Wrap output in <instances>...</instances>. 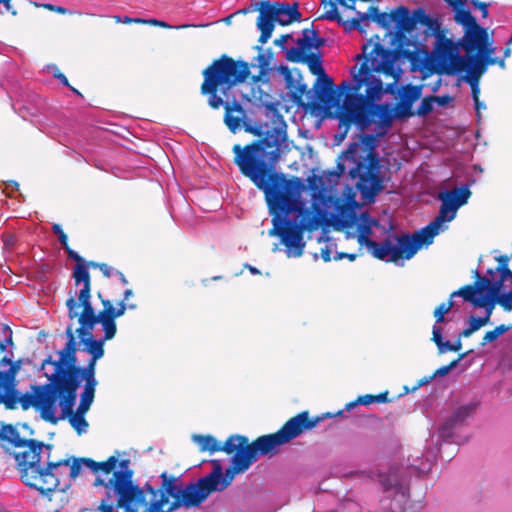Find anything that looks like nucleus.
I'll return each instance as SVG.
<instances>
[{
  "label": "nucleus",
  "mask_w": 512,
  "mask_h": 512,
  "mask_svg": "<svg viewBox=\"0 0 512 512\" xmlns=\"http://www.w3.org/2000/svg\"><path fill=\"white\" fill-rule=\"evenodd\" d=\"M271 111L272 125L258 123V188L265 192L273 215L270 235L279 236L281 243L286 246L287 256L296 258L303 254L305 247L303 232L318 226V215L323 211L317 208L316 214H312L306 207L301 198L305 185L300 178L289 180L275 171L282 148L285 147L286 124L275 107Z\"/></svg>",
  "instance_id": "f257e3e1"
},
{
  "label": "nucleus",
  "mask_w": 512,
  "mask_h": 512,
  "mask_svg": "<svg viewBox=\"0 0 512 512\" xmlns=\"http://www.w3.org/2000/svg\"><path fill=\"white\" fill-rule=\"evenodd\" d=\"M202 95H206L208 106L225 110L223 122L232 134L242 128L245 132L256 135V122L248 117L243 102H250L254 97L256 75H253L248 62L235 60L223 54L206 67L203 72Z\"/></svg>",
  "instance_id": "f03ea898"
},
{
  "label": "nucleus",
  "mask_w": 512,
  "mask_h": 512,
  "mask_svg": "<svg viewBox=\"0 0 512 512\" xmlns=\"http://www.w3.org/2000/svg\"><path fill=\"white\" fill-rule=\"evenodd\" d=\"M371 19L382 28L388 29L395 22V39L398 45L393 50L385 49L383 45L376 43L372 48V63L375 69L384 68L391 72L393 62L406 59L411 64L412 71L431 70L432 63L428 54L421 49V43L410 40L406 33H411L417 25L425 27L427 32L437 34L440 24L436 18L428 15L424 8L418 7L410 12L406 6H399L391 13L379 12L375 6L368 8Z\"/></svg>",
  "instance_id": "7ed1b4c3"
},
{
  "label": "nucleus",
  "mask_w": 512,
  "mask_h": 512,
  "mask_svg": "<svg viewBox=\"0 0 512 512\" xmlns=\"http://www.w3.org/2000/svg\"><path fill=\"white\" fill-rule=\"evenodd\" d=\"M213 465L211 473L185 486L179 476L168 474L166 471L160 474L161 484L158 488L146 482L145 489L150 496L151 512H174L181 507H198L211 493L225 490L232 476H223L218 461L214 460Z\"/></svg>",
  "instance_id": "20e7f679"
},
{
  "label": "nucleus",
  "mask_w": 512,
  "mask_h": 512,
  "mask_svg": "<svg viewBox=\"0 0 512 512\" xmlns=\"http://www.w3.org/2000/svg\"><path fill=\"white\" fill-rule=\"evenodd\" d=\"M385 131L375 134L364 133L357 142H352L342 152L337 162L336 175L339 177L346 172L352 180H356V188L362 198L369 203L376 200L384 188V177L381 175V163L377 152L378 137Z\"/></svg>",
  "instance_id": "39448f33"
},
{
  "label": "nucleus",
  "mask_w": 512,
  "mask_h": 512,
  "mask_svg": "<svg viewBox=\"0 0 512 512\" xmlns=\"http://www.w3.org/2000/svg\"><path fill=\"white\" fill-rule=\"evenodd\" d=\"M95 487L103 486L105 497L100 501L97 512H151L148 492L145 484L139 486L133 482L132 470H120L113 474L109 480L95 478Z\"/></svg>",
  "instance_id": "423d86ee"
},
{
  "label": "nucleus",
  "mask_w": 512,
  "mask_h": 512,
  "mask_svg": "<svg viewBox=\"0 0 512 512\" xmlns=\"http://www.w3.org/2000/svg\"><path fill=\"white\" fill-rule=\"evenodd\" d=\"M51 451L52 449L42 448L35 452L33 448L31 461L26 468H21V480L41 494H49L57 489L64 491V488H60L61 482L77 478L71 476V469L72 463L78 457L52 459Z\"/></svg>",
  "instance_id": "0eeeda50"
},
{
  "label": "nucleus",
  "mask_w": 512,
  "mask_h": 512,
  "mask_svg": "<svg viewBox=\"0 0 512 512\" xmlns=\"http://www.w3.org/2000/svg\"><path fill=\"white\" fill-rule=\"evenodd\" d=\"M25 397L26 411L33 409L40 418L52 425L67 416L71 406H75L77 389L80 386H29Z\"/></svg>",
  "instance_id": "6e6552de"
},
{
  "label": "nucleus",
  "mask_w": 512,
  "mask_h": 512,
  "mask_svg": "<svg viewBox=\"0 0 512 512\" xmlns=\"http://www.w3.org/2000/svg\"><path fill=\"white\" fill-rule=\"evenodd\" d=\"M192 440L198 444L202 452L209 451L213 453L223 451L227 454H234L231 467L227 470V476L230 471L232 476L244 472L256 457V440L249 443L248 438L245 436L231 435L223 445L212 435H193Z\"/></svg>",
  "instance_id": "1a4fd4ad"
},
{
  "label": "nucleus",
  "mask_w": 512,
  "mask_h": 512,
  "mask_svg": "<svg viewBox=\"0 0 512 512\" xmlns=\"http://www.w3.org/2000/svg\"><path fill=\"white\" fill-rule=\"evenodd\" d=\"M335 90L339 93V99L345 95L344 105L337 108L339 130H342L340 137L343 139L352 123L363 130L370 125L374 114L368 104L369 99L366 95L356 93L357 90L350 82L343 81L338 87L335 86Z\"/></svg>",
  "instance_id": "9d476101"
},
{
  "label": "nucleus",
  "mask_w": 512,
  "mask_h": 512,
  "mask_svg": "<svg viewBox=\"0 0 512 512\" xmlns=\"http://www.w3.org/2000/svg\"><path fill=\"white\" fill-rule=\"evenodd\" d=\"M342 414L343 410H339L334 414L328 412L321 416L310 418L308 411H302L286 421L277 432L259 436L258 454H275L277 453L279 446L288 443L292 439L301 435L304 431L315 428L322 420L332 418L334 416H340Z\"/></svg>",
  "instance_id": "9b49d317"
},
{
  "label": "nucleus",
  "mask_w": 512,
  "mask_h": 512,
  "mask_svg": "<svg viewBox=\"0 0 512 512\" xmlns=\"http://www.w3.org/2000/svg\"><path fill=\"white\" fill-rule=\"evenodd\" d=\"M461 47L460 41H453L450 38H446L443 35H438L436 40V46L434 50V58L431 59L428 55L432 69H425L422 72L424 75L432 74L437 71L440 74L446 75H459L465 69L467 57L459 54V48ZM421 49L429 54L421 44Z\"/></svg>",
  "instance_id": "f8f14e48"
},
{
  "label": "nucleus",
  "mask_w": 512,
  "mask_h": 512,
  "mask_svg": "<svg viewBox=\"0 0 512 512\" xmlns=\"http://www.w3.org/2000/svg\"><path fill=\"white\" fill-rule=\"evenodd\" d=\"M76 330H73V324L67 325L65 336L67 342L65 346L58 351V360H53L49 355L43 360L40 371L48 380L47 384H63L70 367L77 364V342L75 339Z\"/></svg>",
  "instance_id": "ddd939ff"
},
{
  "label": "nucleus",
  "mask_w": 512,
  "mask_h": 512,
  "mask_svg": "<svg viewBox=\"0 0 512 512\" xmlns=\"http://www.w3.org/2000/svg\"><path fill=\"white\" fill-rule=\"evenodd\" d=\"M371 234L358 233V242L365 245L370 253L382 261L396 262L398 259H410L411 242L408 234H389L382 242L370 239Z\"/></svg>",
  "instance_id": "4468645a"
},
{
  "label": "nucleus",
  "mask_w": 512,
  "mask_h": 512,
  "mask_svg": "<svg viewBox=\"0 0 512 512\" xmlns=\"http://www.w3.org/2000/svg\"><path fill=\"white\" fill-rule=\"evenodd\" d=\"M293 63H304L309 67L310 72L316 75V81L313 85L315 98L325 101L328 106H336L339 103V93H336L333 79L325 72L322 65V56L318 51L309 54H303L302 59H287Z\"/></svg>",
  "instance_id": "2eb2a0df"
},
{
  "label": "nucleus",
  "mask_w": 512,
  "mask_h": 512,
  "mask_svg": "<svg viewBox=\"0 0 512 512\" xmlns=\"http://www.w3.org/2000/svg\"><path fill=\"white\" fill-rule=\"evenodd\" d=\"M396 62L392 64L391 72L384 68L375 69L372 63V51L369 54V57L365 59L359 68L358 72L355 73L356 66L351 70V74L353 76V88L355 90H359L363 85L366 86V97L370 102H374L380 99L381 95L384 93L383 83L382 81L375 77L372 72H382L385 75L393 76L396 80H399L401 69L396 67Z\"/></svg>",
  "instance_id": "dca6fc26"
},
{
  "label": "nucleus",
  "mask_w": 512,
  "mask_h": 512,
  "mask_svg": "<svg viewBox=\"0 0 512 512\" xmlns=\"http://www.w3.org/2000/svg\"><path fill=\"white\" fill-rule=\"evenodd\" d=\"M0 445L6 451H9L10 448H25L22 452L13 453L20 473L21 468H26L28 462L31 461L33 448H35V452L42 448L47 450L54 448L52 444H45L36 439L22 438L16 426L5 423L0 427Z\"/></svg>",
  "instance_id": "f3484780"
},
{
  "label": "nucleus",
  "mask_w": 512,
  "mask_h": 512,
  "mask_svg": "<svg viewBox=\"0 0 512 512\" xmlns=\"http://www.w3.org/2000/svg\"><path fill=\"white\" fill-rule=\"evenodd\" d=\"M105 339H86V343H84L83 351L90 354L91 359L85 367H80L77 364H73L70 367L68 374L63 382V384H81L85 382V384H97L95 380V365L98 359L102 358L104 355V343Z\"/></svg>",
  "instance_id": "a211bd4d"
},
{
  "label": "nucleus",
  "mask_w": 512,
  "mask_h": 512,
  "mask_svg": "<svg viewBox=\"0 0 512 512\" xmlns=\"http://www.w3.org/2000/svg\"><path fill=\"white\" fill-rule=\"evenodd\" d=\"M456 215L457 211L441 202L439 213L433 221L414 234H408V239L411 242L410 254L414 256L423 245L432 244L434 237L447 229L445 223L454 220Z\"/></svg>",
  "instance_id": "6ab92c4d"
},
{
  "label": "nucleus",
  "mask_w": 512,
  "mask_h": 512,
  "mask_svg": "<svg viewBox=\"0 0 512 512\" xmlns=\"http://www.w3.org/2000/svg\"><path fill=\"white\" fill-rule=\"evenodd\" d=\"M128 460L119 461L118 457L112 455L105 461H95L88 457H79L72 463L71 476L78 477L84 468L90 470L96 478H103L120 470L128 469Z\"/></svg>",
  "instance_id": "aec40b11"
},
{
  "label": "nucleus",
  "mask_w": 512,
  "mask_h": 512,
  "mask_svg": "<svg viewBox=\"0 0 512 512\" xmlns=\"http://www.w3.org/2000/svg\"><path fill=\"white\" fill-rule=\"evenodd\" d=\"M473 273L474 277L476 278L474 284L462 286L460 289L452 292L451 298H455L456 295L466 293V291L470 292L472 290V295H477L478 297H487L488 299L498 301L503 293L502 289L504 281L500 279L493 281L487 276H482L478 269L474 270Z\"/></svg>",
  "instance_id": "412c9836"
},
{
  "label": "nucleus",
  "mask_w": 512,
  "mask_h": 512,
  "mask_svg": "<svg viewBox=\"0 0 512 512\" xmlns=\"http://www.w3.org/2000/svg\"><path fill=\"white\" fill-rule=\"evenodd\" d=\"M77 298L78 301L72 295L66 300L69 319L78 318V323L82 324L83 327L98 324L99 317L92 306L91 293H78Z\"/></svg>",
  "instance_id": "4be33fe9"
},
{
  "label": "nucleus",
  "mask_w": 512,
  "mask_h": 512,
  "mask_svg": "<svg viewBox=\"0 0 512 512\" xmlns=\"http://www.w3.org/2000/svg\"><path fill=\"white\" fill-rule=\"evenodd\" d=\"M234 163L242 175L256 184V140L246 146L235 144L232 148Z\"/></svg>",
  "instance_id": "5701e85b"
},
{
  "label": "nucleus",
  "mask_w": 512,
  "mask_h": 512,
  "mask_svg": "<svg viewBox=\"0 0 512 512\" xmlns=\"http://www.w3.org/2000/svg\"><path fill=\"white\" fill-rule=\"evenodd\" d=\"M278 5V2L258 1V30L261 32L258 41L262 44L266 43L272 35Z\"/></svg>",
  "instance_id": "b1692460"
},
{
  "label": "nucleus",
  "mask_w": 512,
  "mask_h": 512,
  "mask_svg": "<svg viewBox=\"0 0 512 512\" xmlns=\"http://www.w3.org/2000/svg\"><path fill=\"white\" fill-rule=\"evenodd\" d=\"M278 71L284 77L292 101L301 103L302 96L307 92V85L302 81L301 71L297 68L290 70L285 65H280Z\"/></svg>",
  "instance_id": "393cba45"
},
{
  "label": "nucleus",
  "mask_w": 512,
  "mask_h": 512,
  "mask_svg": "<svg viewBox=\"0 0 512 512\" xmlns=\"http://www.w3.org/2000/svg\"><path fill=\"white\" fill-rule=\"evenodd\" d=\"M488 31L479 24L464 30L463 37L459 40L461 48L465 51V57L473 55L488 41Z\"/></svg>",
  "instance_id": "a878e982"
},
{
  "label": "nucleus",
  "mask_w": 512,
  "mask_h": 512,
  "mask_svg": "<svg viewBox=\"0 0 512 512\" xmlns=\"http://www.w3.org/2000/svg\"><path fill=\"white\" fill-rule=\"evenodd\" d=\"M25 364H31L28 358H19L14 360L12 351H8L0 359V384H16V376Z\"/></svg>",
  "instance_id": "bb28decb"
},
{
  "label": "nucleus",
  "mask_w": 512,
  "mask_h": 512,
  "mask_svg": "<svg viewBox=\"0 0 512 512\" xmlns=\"http://www.w3.org/2000/svg\"><path fill=\"white\" fill-rule=\"evenodd\" d=\"M422 87L411 84L401 87L398 91L399 101L396 105L397 118H408L413 115L411 108L421 97Z\"/></svg>",
  "instance_id": "cd10ccee"
},
{
  "label": "nucleus",
  "mask_w": 512,
  "mask_h": 512,
  "mask_svg": "<svg viewBox=\"0 0 512 512\" xmlns=\"http://www.w3.org/2000/svg\"><path fill=\"white\" fill-rule=\"evenodd\" d=\"M359 208L360 204L356 201L354 195H348L345 205L337 207L336 225L342 229L351 228L358 222L357 209Z\"/></svg>",
  "instance_id": "c85d7f7f"
},
{
  "label": "nucleus",
  "mask_w": 512,
  "mask_h": 512,
  "mask_svg": "<svg viewBox=\"0 0 512 512\" xmlns=\"http://www.w3.org/2000/svg\"><path fill=\"white\" fill-rule=\"evenodd\" d=\"M471 196L470 185L464 184L459 188L440 192L438 199L453 208L455 211L465 205Z\"/></svg>",
  "instance_id": "c756f323"
},
{
  "label": "nucleus",
  "mask_w": 512,
  "mask_h": 512,
  "mask_svg": "<svg viewBox=\"0 0 512 512\" xmlns=\"http://www.w3.org/2000/svg\"><path fill=\"white\" fill-rule=\"evenodd\" d=\"M27 392L22 393L17 389V386H0V405H3L7 410H16L20 407L26 411L25 397Z\"/></svg>",
  "instance_id": "7c9ffc66"
},
{
  "label": "nucleus",
  "mask_w": 512,
  "mask_h": 512,
  "mask_svg": "<svg viewBox=\"0 0 512 512\" xmlns=\"http://www.w3.org/2000/svg\"><path fill=\"white\" fill-rule=\"evenodd\" d=\"M315 36V29L305 28L302 30V37L296 41L297 46L286 50V59H302L305 51L312 50L313 37Z\"/></svg>",
  "instance_id": "2f4dec72"
},
{
  "label": "nucleus",
  "mask_w": 512,
  "mask_h": 512,
  "mask_svg": "<svg viewBox=\"0 0 512 512\" xmlns=\"http://www.w3.org/2000/svg\"><path fill=\"white\" fill-rule=\"evenodd\" d=\"M496 64V57L487 53H474L466 59L464 71H470L478 75L486 73L488 66Z\"/></svg>",
  "instance_id": "473e14b6"
},
{
  "label": "nucleus",
  "mask_w": 512,
  "mask_h": 512,
  "mask_svg": "<svg viewBox=\"0 0 512 512\" xmlns=\"http://www.w3.org/2000/svg\"><path fill=\"white\" fill-rule=\"evenodd\" d=\"M456 297H462L464 301L469 302L474 308H483L485 314L481 317L486 318L487 323H490L493 309L498 301L488 299L487 297H478L477 295H472V290L470 292L466 291V293L456 295Z\"/></svg>",
  "instance_id": "72a5a7b5"
},
{
  "label": "nucleus",
  "mask_w": 512,
  "mask_h": 512,
  "mask_svg": "<svg viewBox=\"0 0 512 512\" xmlns=\"http://www.w3.org/2000/svg\"><path fill=\"white\" fill-rule=\"evenodd\" d=\"M478 403L471 402L466 405L460 406L443 424V430L452 429L462 425L465 419L471 416L477 409Z\"/></svg>",
  "instance_id": "f704fd0d"
},
{
  "label": "nucleus",
  "mask_w": 512,
  "mask_h": 512,
  "mask_svg": "<svg viewBox=\"0 0 512 512\" xmlns=\"http://www.w3.org/2000/svg\"><path fill=\"white\" fill-rule=\"evenodd\" d=\"M277 10L275 22L282 26L289 25L294 21H299L301 18L297 3L293 5L279 3Z\"/></svg>",
  "instance_id": "c9c22d12"
},
{
  "label": "nucleus",
  "mask_w": 512,
  "mask_h": 512,
  "mask_svg": "<svg viewBox=\"0 0 512 512\" xmlns=\"http://www.w3.org/2000/svg\"><path fill=\"white\" fill-rule=\"evenodd\" d=\"M76 262L77 265L75 266L72 274V277L75 281V285L78 286L82 284V288L80 289L79 293L84 292L86 294H89L91 293V280L86 263L82 257L80 261Z\"/></svg>",
  "instance_id": "e433bc0d"
},
{
  "label": "nucleus",
  "mask_w": 512,
  "mask_h": 512,
  "mask_svg": "<svg viewBox=\"0 0 512 512\" xmlns=\"http://www.w3.org/2000/svg\"><path fill=\"white\" fill-rule=\"evenodd\" d=\"M75 406H71L70 410L68 411V415L64 416L63 418H60V421L68 420L70 425L73 427V429L81 435L82 433L86 432L89 424L87 420L85 419L84 412H80L77 410H74Z\"/></svg>",
  "instance_id": "4c0bfd02"
},
{
  "label": "nucleus",
  "mask_w": 512,
  "mask_h": 512,
  "mask_svg": "<svg viewBox=\"0 0 512 512\" xmlns=\"http://www.w3.org/2000/svg\"><path fill=\"white\" fill-rule=\"evenodd\" d=\"M372 108L373 114L377 116L380 126L385 130L390 128L393 118L397 117V114L394 113L396 110L389 108L387 105H375Z\"/></svg>",
  "instance_id": "58836bf2"
},
{
  "label": "nucleus",
  "mask_w": 512,
  "mask_h": 512,
  "mask_svg": "<svg viewBox=\"0 0 512 512\" xmlns=\"http://www.w3.org/2000/svg\"><path fill=\"white\" fill-rule=\"evenodd\" d=\"M465 355L466 354L460 355L457 360L452 361L449 365L438 368L431 375L423 376L422 378L417 380V384H430L436 377L448 374L451 369L457 366L459 361L462 360L465 357Z\"/></svg>",
  "instance_id": "ea45409f"
},
{
  "label": "nucleus",
  "mask_w": 512,
  "mask_h": 512,
  "mask_svg": "<svg viewBox=\"0 0 512 512\" xmlns=\"http://www.w3.org/2000/svg\"><path fill=\"white\" fill-rule=\"evenodd\" d=\"M14 347L13 332L7 324L0 323V352L12 351Z\"/></svg>",
  "instance_id": "a19ab883"
},
{
  "label": "nucleus",
  "mask_w": 512,
  "mask_h": 512,
  "mask_svg": "<svg viewBox=\"0 0 512 512\" xmlns=\"http://www.w3.org/2000/svg\"><path fill=\"white\" fill-rule=\"evenodd\" d=\"M454 20L463 26L464 30L477 25L476 19L472 16L468 8L456 9Z\"/></svg>",
  "instance_id": "79ce46f5"
},
{
  "label": "nucleus",
  "mask_w": 512,
  "mask_h": 512,
  "mask_svg": "<svg viewBox=\"0 0 512 512\" xmlns=\"http://www.w3.org/2000/svg\"><path fill=\"white\" fill-rule=\"evenodd\" d=\"M382 484L385 491L394 489L396 497L399 496L402 500L405 501L409 498V488L401 483L396 482L395 480H392L391 475L387 480H382Z\"/></svg>",
  "instance_id": "37998d69"
},
{
  "label": "nucleus",
  "mask_w": 512,
  "mask_h": 512,
  "mask_svg": "<svg viewBox=\"0 0 512 512\" xmlns=\"http://www.w3.org/2000/svg\"><path fill=\"white\" fill-rule=\"evenodd\" d=\"M467 327L464 328L461 332H460V337H469L471 336L474 332H476L477 330H479L481 327L487 325V320L486 318H482V317H476L474 315H471L468 319H467Z\"/></svg>",
  "instance_id": "c03bdc74"
},
{
  "label": "nucleus",
  "mask_w": 512,
  "mask_h": 512,
  "mask_svg": "<svg viewBox=\"0 0 512 512\" xmlns=\"http://www.w3.org/2000/svg\"><path fill=\"white\" fill-rule=\"evenodd\" d=\"M95 396V386H84V391L80 396V403L77 407V411L87 413L93 403Z\"/></svg>",
  "instance_id": "a18cd8bd"
},
{
  "label": "nucleus",
  "mask_w": 512,
  "mask_h": 512,
  "mask_svg": "<svg viewBox=\"0 0 512 512\" xmlns=\"http://www.w3.org/2000/svg\"><path fill=\"white\" fill-rule=\"evenodd\" d=\"M98 317V324L100 323L102 325L104 331L103 339H105V341L111 340L117 332L115 318L105 317L104 315H98Z\"/></svg>",
  "instance_id": "49530a36"
},
{
  "label": "nucleus",
  "mask_w": 512,
  "mask_h": 512,
  "mask_svg": "<svg viewBox=\"0 0 512 512\" xmlns=\"http://www.w3.org/2000/svg\"><path fill=\"white\" fill-rule=\"evenodd\" d=\"M357 232L371 234L372 226L377 225V220L370 216L368 212H362L358 215Z\"/></svg>",
  "instance_id": "de8ad7c7"
},
{
  "label": "nucleus",
  "mask_w": 512,
  "mask_h": 512,
  "mask_svg": "<svg viewBox=\"0 0 512 512\" xmlns=\"http://www.w3.org/2000/svg\"><path fill=\"white\" fill-rule=\"evenodd\" d=\"M481 75H478L476 73L465 71V75L462 77V79L470 85L471 87V95L473 100L479 99L480 94V88H479V81H480Z\"/></svg>",
  "instance_id": "09e8293b"
},
{
  "label": "nucleus",
  "mask_w": 512,
  "mask_h": 512,
  "mask_svg": "<svg viewBox=\"0 0 512 512\" xmlns=\"http://www.w3.org/2000/svg\"><path fill=\"white\" fill-rule=\"evenodd\" d=\"M510 329H511V326H506L504 324H501V325L497 326L495 329L485 333V335L482 338V341H481L480 345L482 347H484L487 344L496 341L501 335H503L504 333H506Z\"/></svg>",
  "instance_id": "8fccbe9b"
},
{
  "label": "nucleus",
  "mask_w": 512,
  "mask_h": 512,
  "mask_svg": "<svg viewBox=\"0 0 512 512\" xmlns=\"http://www.w3.org/2000/svg\"><path fill=\"white\" fill-rule=\"evenodd\" d=\"M356 14H357V16L355 18H353L351 21H347L348 23L344 27L347 30L356 29V30H358L360 32H363L364 28L362 27L361 23L363 21L370 20L371 19V13H368V10H367L366 12H359V11H357Z\"/></svg>",
  "instance_id": "3c124183"
},
{
  "label": "nucleus",
  "mask_w": 512,
  "mask_h": 512,
  "mask_svg": "<svg viewBox=\"0 0 512 512\" xmlns=\"http://www.w3.org/2000/svg\"><path fill=\"white\" fill-rule=\"evenodd\" d=\"M454 301L453 298L450 297V299L447 302L441 303L434 311V317L436 318V324L444 322L445 318L444 315L448 313L453 307H454Z\"/></svg>",
  "instance_id": "603ef678"
},
{
  "label": "nucleus",
  "mask_w": 512,
  "mask_h": 512,
  "mask_svg": "<svg viewBox=\"0 0 512 512\" xmlns=\"http://www.w3.org/2000/svg\"><path fill=\"white\" fill-rule=\"evenodd\" d=\"M433 96H426L422 99L420 105L416 110V115L424 117L434 110Z\"/></svg>",
  "instance_id": "864d4df0"
},
{
  "label": "nucleus",
  "mask_w": 512,
  "mask_h": 512,
  "mask_svg": "<svg viewBox=\"0 0 512 512\" xmlns=\"http://www.w3.org/2000/svg\"><path fill=\"white\" fill-rule=\"evenodd\" d=\"M375 402V395L374 394H365L358 396L354 401H351L345 405V409L347 411H350L352 408H354L356 405H370Z\"/></svg>",
  "instance_id": "5fc2aeb1"
},
{
  "label": "nucleus",
  "mask_w": 512,
  "mask_h": 512,
  "mask_svg": "<svg viewBox=\"0 0 512 512\" xmlns=\"http://www.w3.org/2000/svg\"><path fill=\"white\" fill-rule=\"evenodd\" d=\"M321 18L330 21H336L339 25L342 26H345L348 23L347 21L343 20L342 17H340L335 3H330V9L326 11Z\"/></svg>",
  "instance_id": "6e6d98bb"
},
{
  "label": "nucleus",
  "mask_w": 512,
  "mask_h": 512,
  "mask_svg": "<svg viewBox=\"0 0 512 512\" xmlns=\"http://www.w3.org/2000/svg\"><path fill=\"white\" fill-rule=\"evenodd\" d=\"M58 240L61 243L64 251L67 253L68 258L74 260V261H80L81 256L74 250H72L68 245V237L65 233H61V235L58 236Z\"/></svg>",
  "instance_id": "4d7b16f0"
},
{
  "label": "nucleus",
  "mask_w": 512,
  "mask_h": 512,
  "mask_svg": "<svg viewBox=\"0 0 512 512\" xmlns=\"http://www.w3.org/2000/svg\"><path fill=\"white\" fill-rule=\"evenodd\" d=\"M80 326L76 329V334L80 338V343L84 344L86 343V339H94V336L92 334V330L95 327V325H88L87 327H83L82 324H79Z\"/></svg>",
  "instance_id": "13d9d810"
},
{
  "label": "nucleus",
  "mask_w": 512,
  "mask_h": 512,
  "mask_svg": "<svg viewBox=\"0 0 512 512\" xmlns=\"http://www.w3.org/2000/svg\"><path fill=\"white\" fill-rule=\"evenodd\" d=\"M103 310L98 313V315H104L105 317L115 318V307L112 305L111 301L108 299H101Z\"/></svg>",
  "instance_id": "bf43d9fd"
},
{
  "label": "nucleus",
  "mask_w": 512,
  "mask_h": 512,
  "mask_svg": "<svg viewBox=\"0 0 512 512\" xmlns=\"http://www.w3.org/2000/svg\"><path fill=\"white\" fill-rule=\"evenodd\" d=\"M320 183L321 178L319 177H310L308 178V187L313 192V198H316L317 195L320 193Z\"/></svg>",
  "instance_id": "052dcab7"
},
{
  "label": "nucleus",
  "mask_w": 512,
  "mask_h": 512,
  "mask_svg": "<svg viewBox=\"0 0 512 512\" xmlns=\"http://www.w3.org/2000/svg\"><path fill=\"white\" fill-rule=\"evenodd\" d=\"M495 271L500 274V280L505 282L507 279H511L512 283V271L509 269L508 265H498Z\"/></svg>",
  "instance_id": "680f3d73"
},
{
  "label": "nucleus",
  "mask_w": 512,
  "mask_h": 512,
  "mask_svg": "<svg viewBox=\"0 0 512 512\" xmlns=\"http://www.w3.org/2000/svg\"><path fill=\"white\" fill-rule=\"evenodd\" d=\"M253 11H256V0H250V5L248 7L238 10L234 14L229 15L228 17L225 18V21L229 23L233 16H235L237 14H246L248 12H253Z\"/></svg>",
  "instance_id": "e2e57ef3"
},
{
  "label": "nucleus",
  "mask_w": 512,
  "mask_h": 512,
  "mask_svg": "<svg viewBox=\"0 0 512 512\" xmlns=\"http://www.w3.org/2000/svg\"><path fill=\"white\" fill-rule=\"evenodd\" d=\"M432 340L435 342V344L437 345V348H439V346L441 345V343L443 342V337H442V329L440 326H438L437 324H435L433 326V330H432Z\"/></svg>",
  "instance_id": "0e129e2a"
},
{
  "label": "nucleus",
  "mask_w": 512,
  "mask_h": 512,
  "mask_svg": "<svg viewBox=\"0 0 512 512\" xmlns=\"http://www.w3.org/2000/svg\"><path fill=\"white\" fill-rule=\"evenodd\" d=\"M471 4L474 8L479 9L481 11V15L483 18H487L489 15L488 12V4L479 0H471Z\"/></svg>",
  "instance_id": "69168bd1"
},
{
  "label": "nucleus",
  "mask_w": 512,
  "mask_h": 512,
  "mask_svg": "<svg viewBox=\"0 0 512 512\" xmlns=\"http://www.w3.org/2000/svg\"><path fill=\"white\" fill-rule=\"evenodd\" d=\"M2 240L5 248L7 249H12L17 241L16 236L11 233H4L2 236Z\"/></svg>",
  "instance_id": "338daca9"
},
{
  "label": "nucleus",
  "mask_w": 512,
  "mask_h": 512,
  "mask_svg": "<svg viewBox=\"0 0 512 512\" xmlns=\"http://www.w3.org/2000/svg\"><path fill=\"white\" fill-rule=\"evenodd\" d=\"M495 52V47H493L492 45V42L490 41V37H488V41H486V43L483 45V47H481L480 49H478L475 53H487L489 55H493Z\"/></svg>",
  "instance_id": "774afa93"
}]
</instances>
